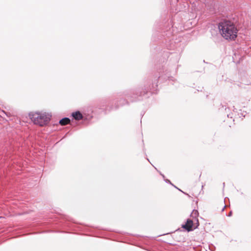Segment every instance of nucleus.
<instances>
[{"mask_svg": "<svg viewBox=\"0 0 251 251\" xmlns=\"http://www.w3.org/2000/svg\"><path fill=\"white\" fill-rule=\"evenodd\" d=\"M199 213L197 210L194 209L191 213L190 216L192 219L187 218L186 220H199Z\"/></svg>", "mask_w": 251, "mask_h": 251, "instance_id": "nucleus-9", "label": "nucleus"}, {"mask_svg": "<svg viewBox=\"0 0 251 251\" xmlns=\"http://www.w3.org/2000/svg\"><path fill=\"white\" fill-rule=\"evenodd\" d=\"M147 159L148 160V161L150 162V160H149V159L148 158H147Z\"/></svg>", "mask_w": 251, "mask_h": 251, "instance_id": "nucleus-25", "label": "nucleus"}, {"mask_svg": "<svg viewBox=\"0 0 251 251\" xmlns=\"http://www.w3.org/2000/svg\"><path fill=\"white\" fill-rule=\"evenodd\" d=\"M233 113H230L227 114V116L229 118L232 119L233 118Z\"/></svg>", "mask_w": 251, "mask_h": 251, "instance_id": "nucleus-14", "label": "nucleus"}, {"mask_svg": "<svg viewBox=\"0 0 251 251\" xmlns=\"http://www.w3.org/2000/svg\"><path fill=\"white\" fill-rule=\"evenodd\" d=\"M93 112L94 111L91 109L84 110L83 112H81L79 110L73 112L70 116L72 118V122L73 123L74 120L79 121L82 120L84 124H87L93 117L92 115Z\"/></svg>", "mask_w": 251, "mask_h": 251, "instance_id": "nucleus-5", "label": "nucleus"}, {"mask_svg": "<svg viewBox=\"0 0 251 251\" xmlns=\"http://www.w3.org/2000/svg\"><path fill=\"white\" fill-rule=\"evenodd\" d=\"M2 112H3V113L6 115H7V114L5 112H4V111H2Z\"/></svg>", "mask_w": 251, "mask_h": 251, "instance_id": "nucleus-23", "label": "nucleus"}, {"mask_svg": "<svg viewBox=\"0 0 251 251\" xmlns=\"http://www.w3.org/2000/svg\"><path fill=\"white\" fill-rule=\"evenodd\" d=\"M174 31L173 22L171 19L163 20L161 23L157 24L153 28L151 41V52L152 55L161 54L163 59H160L159 64L156 67L159 71V76L156 80L158 83L160 80H168L176 87L179 86L178 82L171 75V72H176V66L178 63L180 54L178 52H170L166 51V49L171 50L174 49L175 44L173 41ZM149 80H150L149 79Z\"/></svg>", "mask_w": 251, "mask_h": 251, "instance_id": "nucleus-1", "label": "nucleus"}, {"mask_svg": "<svg viewBox=\"0 0 251 251\" xmlns=\"http://www.w3.org/2000/svg\"><path fill=\"white\" fill-rule=\"evenodd\" d=\"M225 207H226V205H225V206L223 207V208H222V212H224Z\"/></svg>", "mask_w": 251, "mask_h": 251, "instance_id": "nucleus-20", "label": "nucleus"}, {"mask_svg": "<svg viewBox=\"0 0 251 251\" xmlns=\"http://www.w3.org/2000/svg\"><path fill=\"white\" fill-rule=\"evenodd\" d=\"M203 89V87H198V89H197V91H201V92L202 91V89Z\"/></svg>", "mask_w": 251, "mask_h": 251, "instance_id": "nucleus-15", "label": "nucleus"}, {"mask_svg": "<svg viewBox=\"0 0 251 251\" xmlns=\"http://www.w3.org/2000/svg\"><path fill=\"white\" fill-rule=\"evenodd\" d=\"M166 183H168V184H170V185H173V183L171 182V181L167 179V178H166V179H164V180Z\"/></svg>", "mask_w": 251, "mask_h": 251, "instance_id": "nucleus-12", "label": "nucleus"}, {"mask_svg": "<svg viewBox=\"0 0 251 251\" xmlns=\"http://www.w3.org/2000/svg\"><path fill=\"white\" fill-rule=\"evenodd\" d=\"M238 20L235 15L222 19L218 24L221 36L228 41H235L237 37Z\"/></svg>", "mask_w": 251, "mask_h": 251, "instance_id": "nucleus-3", "label": "nucleus"}, {"mask_svg": "<svg viewBox=\"0 0 251 251\" xmlns=\"http://www.w3.org/2000/svg\"><path fill=\"white\" fill-rule=\"evenodd\" d=\"M225 182H224V183H223V186H225Z\"/></svg>", "mask_w": 251, "mask_h": 251, "instance_id": "nucleus-24", "label": "nucleus"}, {"mask_svg": "<svg viewBox=\"0 0 251 251\" xmlns=\"http://www.w3.org/2000/svg\"><path fill=\"white\" fill-rule=\"evenodd\" d=\"M233 113H234L235 114L237 113V114L238 112H239V110H238L237 108H235V106H233Z\"/></svg>", "mask_w": 251, "mask_h": 251, "instance_id": "nucleus-13", "label": "nucleus"}, {"mask_svg": "<svg viewBox=\"0 0 251 251\" xmlns=\"http://www.w3.org/2000/svg\"><path fill=\"white\" fill-rule=\"evenodd\" d=\"M28 116L34 124L41 126L48 125L51 117L50 114L46 112L42 113L40 112H30Z\"/></svg>", "mask_w": 251, "mask_h": 251, "instance_id": "nucleus-4", "label": "nucleus"}, {"mask_svg": "<svg viewBox=\"0 0 251 251\" xmlns=\"http://www.w3.org/2000/svg\"><path fill=\"white\" fill-rule=\"evenodd\" d=\"M53 218L56 219V220H69V217L68 215L62 213H59L57 215H53L50 218L51 219Z\"/></svg>", "mask_w": 251, "mask_h": 251, "instance_id": "nucleus-8", "label": "nucleus"}, {"mask_svg": "<svg viewBox=\"0 0 251 251\" xmlns=\"http://www.w3.org/2000/svg\"><path fill=\"white\" fill-rule=\"evenodd\" d=\"M229 110V108H225V111L226 113H227Z\"/></svg>", "mask_w": 251, "mask_h": 251, "instance_id": "nucleus-19", "label": "nucleus"}, {"mask_svg": "<svg viewBox=\"0 0 251 251\" xmlns=\"http://www.w3.org/2000/svg\"><path fill=\"white\" fill-rule=\"evenodd\" d=\"M156 81L145 80L134 88L118 93L112 101L108 100L101 102L97 108L105 114L106 110H117L120 107L129 106L130 103L143 101L152 94L157 93L158 85Z\"/></svg>", "mask_w": 251, "mask_h": 251, "instance_id": "nucleus-2", "label": "nucleus"}, {"mask_svg": "<svg viewBox=\"0 0 251 251\" xmlns=\"http://www.w3.org/2000/svg\"><path fill=\"white\" fill-rule=\"evenodd\" d=\"M249 113V112H247V111L240 109H239V112H238L237 116L239 118H241L242 120H243V118L246 117V115H247V114H248Z\"/></svg>", "mask_w": 251, "mask_h": 251, "instance_id": "nucleus-11", "label": "nucleus"}, {"mask_svg": "<svg viewBox=\"0 0 251 251\" xmlns=\"http://www.w3.org/2000/svg\"><path fill=\"white\" fill-rule=\"evenodd\" d=\"M173 186H174L175 188H176V189H178V187H177L176 186H175L174 184H173V185H172Z\"/></svg>", "mask_w": 251, "mask_h": 251, "instance_id": "nucleus-22", "label": "nucleus"}, {"mask_svg": "<svg viewBox=\"0 0 251 251\" xmlns=\"http://www.w3.org/2000/svg\"><path fill=\"white\" fill-rule=\"evenodd\" d=\"M154 168H155V169L159 173V174L162 176L163 174L159 170H157V169L154 166H153Z\"/></svg>", "mask_w": 251, "mask_h": 251, "instance_id": "nucleus-16", "label": "nucleus"}, {"mask_svg": "<svg viewBox=\"0 0 251 251\" xmlns=\"http://www.w3.org/2000/svg\"><path fill=\"white\" fill-rule=\"evenodd\" d=\"M201 219L202 220H204V219L202 218H201Z\"/></svg>", "mask_w": 251, "mask_h": 251, "instance_id": "nucleus-26", "label": "nucleus"}, {"mask_svg": "<svg viewBox=\"0 0 251 251\" xmlns=\"http://www.w3.org/2000/svg\"><path fill=\"white\" fill-rule=\"evenodd\" d=\"M177 190H178L179 191L182 192L183 194H185V195H188L187 194H186V193L184 192L183 191H182L180 189L178 188L177 189Z\"/></svg>", "mask_w": 251, "mask_h": 251, "instance_id": "nucleus-18", "label": "nucleus"}, {"mask_svg": "<svg viewBox=\"0 0 251 251\" xmlns=\"http://www.w3.org/2000/svg\"><path fill=\"white\" fill-rule=\"evenodd\" d=\"M7 151L5 149L0 151V165L4 163L7 159Z\"/></svg>", "mask_w": 251, "mask_h": 251, "instance_id": "nucleus-7", "label": "nucleus"}, {"mask_svg": "<svg viewBox=\"0 0 251 251\" xmlns=\"http://www.w3.org/2000/svg\"><path fill=\"white\" fill-rule=\"evenodd\" d=\"M72 122L70 118L68 117H64L59 121V124L61 126H65Z\"/></svg>", "mask_w": 251, "mask_h": 251, "instance_id": "nucleus-10", "label": "nucleus"}, {"mask_svg": "<svg viewBox=\"0 0 251 251\" xmlns=\"http://www.w3.org/2000/svg\"><path fill=\"white\" fill-rule=\"evenodd\" d=\"M162 176L164 180V179H166L165 176L164 174Z\"/></svg>", "mask_w": 251, "mask_h": 251, "instance_id": "nucleus-21", "label": "nucleus"}, {"mask_svg": "<svg viewBox=\"0 0 251 251\" xmlns=\"http://www.w3.org/2000/svg\"><path fill=\"white\" fill-rule=\"evenodd\" d=\"M231 215H232V211H230L228 214H226V215L227 216H228V217L231 216Z\"/></svg>", "mask_w": 251, "mask_h": 251, "instance_id": "nucleus-17", "label": "nucleus"}, {"mask_svg": "<svg viewBox=\"0 0 251 251\" xmlns=\"http://www.w3.org/2000/svg\"><path fill=\"white\" fill-rule=\"evenodd\" d=\"M199 225V221H186V223L182 225V227L190 231L197 228Z\"/></svg>", "mask_w": 251, "mask_h": 251, "instance_id": "nucleus-6", "label": "nucleus"}]
</instances>
